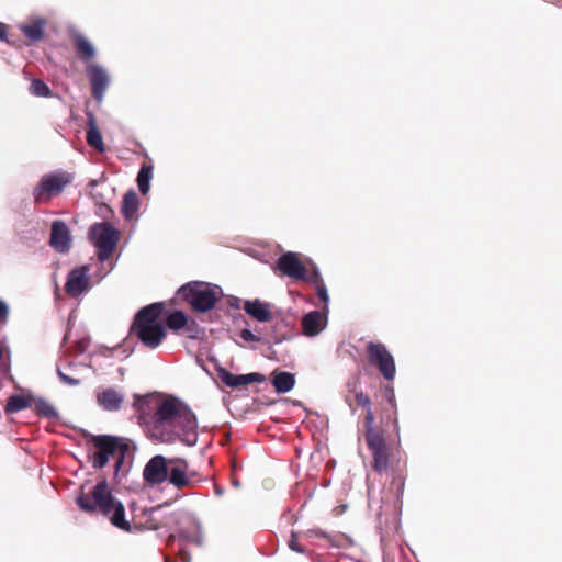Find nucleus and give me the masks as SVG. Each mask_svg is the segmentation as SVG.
Wrapping results in <instances>:
<instances>
[{
	"label": "nucleus",
	"mask_w": 562,
	"mask_h": 562,
	"mask_svg": "<svg viewBox=\"0 0 562 562\" xmlns=\"http://www.w3.org/2000/svg\"><path fill=\"white\" fill-rule=\"evenodd\" d=\"M145 419L148 436L161 443L180 440L187 446H194L198 440V422L188 405L175 396H167L156 402L154 413Z\"/></svg>",
	"instance_id": "nucleus-1"
},
{
	"label": "nucleus",
	"mask_w": 562,
	"mask_h": 562,
	"mask_svg": "<svg viewBox=\"0 0 562 562\" xmlns=\"http://www.w3.org/2000/svg\"><path fill=\"white\" fill-rule=\"evenodd\" d=\"M76 503L86 513H101L111 524L124 531H131V525L125 519L124 505L112 495L106 479L99 481L88 494L81 492Z\"/></svg>",
	"instance_id": "nucleus-2"
},
{
	"label": "nucleus",
	"mask_w": 562,
	"mask_h": 562,
	"mask_svg": "<svg viewBox=\"0 0 562 562\" xmlns=\"http://www.w3.org/2000/svg\"><path fill=\"white\" fill-rule=\"evenodd\" d=\"M87 438L91 445L88 460L92 468L103 469L112 459L114 472L117 474L131 448L128 439L112 435H89Z\"/></svg>",
	"instance_id": "nucleus-3"
},
{
	"label": "nucleus",
	"mask_w": 562,
	"mask_h": 562,
	"mask_svg": "<svg viewBox=\"0 0 562 562\" xmlns=\"http://www.w3.org/2000/svg\"><path fill=\"white\" fill-rule=\"evenodd\" d=\"M164 308V303H153L139 310L135 316L131 331L147 348L156 349L166 338V329L158 322Z\"/></svg>",
	"instance_id": "nucleus-4"
},
{
	"label": "nucleus",
	"mask_w": 562,
	"mask_h": 562,
	"mask_svg": "<svg viewBox=\"0 0 562 562\" xmlns=\"http://www.w3.org/2000/svg\"><path fill=\"white\" fill-rule=\"evenodd\" d=\"M179 292L193 311L202 313L213 310L221 296L218 286L199 281L182 285Z\"/></svg>",
	"instance_id": "nucleus-5"
},
{
	"label": "nucleus",
	"mask_w": 562,
	"mask_h": 562,
	"mask_svg": "<svg viewBox=\"0 0 562 562\" xmlns=\"http://www.w3.org/2000/svg\"><path fill=\"white\" fill-rule=\"evenodd\" d=\"M90 238L98 248L99 260L106 261L112 257L117 246L120 232L106 222L98 223L91 227Z\"/></svg>",
	"instance_id": "nucleus-6"
},
{
	"label": "nucleus",
	"mask_w": 562,
	"mask_h": 562,
	"mask_svg": "<svg viewBox=\"0 0 562 562\" xmlns=\"http://www.w3.org/2000/svg\"><path fill=\"white\" fill-rule=\"evenodd\" d=\"M368 362L376 368L386 381H393L396 374L395 360L382 342L370 341L366 346Z\"/></svg>",
	"instance_id": "nucleus-7"
},
{
	"label": "nucleus",
	"mask_w": 562,
	"mask_h": 562,
	"mask_svg": "<svg viewBox=\"0 0 562 562\" xmlns=\"http://www.w3.org/2000/svg\"><path fill=\"white\" fill-rule=\"evenodd\" d=\"M366 443L372 454V469L376 472L386 471L395 461V451L386 442L384 434L370 435Z\"/></svg>",
	"instance_id": "nucleus-8"
},
{
	"label": "nucleus",
	"mask_w": 562,
	"mask_h": 562,
	"mask_svg": "<svg viewBox=\"0 0 562 562\" xmlns=\"http://www.w3.org/2000/svg\"><path fill=\"white\" fill-rule=\"evenodd\" d=\"M71 181L72 176L66 171H56L42 176L37 184V203H47L53 198L58 196Z\"/></svg>",
	"instance_id": "nucleus-9"
},
{
	"label": "nucleus",
	"mask_w": 562,
	"mask_h": 562,
	"mask_svg": "<svg viewBox=\"0 0 562 562\" xmlns=\"http://www.w3.org/2000/svg\"><path fill=\"white\" fill-rule=\"evenodd\" d=\"M169 459L161 454L154 456L144 467L143 479L149 485H159L167 481Z\"/></svg>",
	"instance_id": "nucleus-10"
},
{
	"label": "nucleus",
	"mask_w": 562,
	"mask_h": 562,
	"mask_svg": "<svg viewBox=\"0 0 562 562\" xmlns=\"http://www.w3.org/2000/svg\"><path fill=\"white\" fill-rule=\"evenodd\" d=\"M90 268L88 266H80L72 269L67 277L65 291L71 297H78L86 292L90 286Z\"/></svg>",
	"instance_id": "nucleus-11"
},
{
	"label": "nucleus",
	"mask_w": 562,
	"mask_h": 562,
	"mask_svg": "<svg viewBox=\"0 0 562 562\" xmlns=\"http://www.w3.org/2000/svg\"><path fill=\"white\" fill-rule=\"evenodd\" d=\"M277 269L295 280L306 279V268L296 252H285L277 260Z\"/></svg>",
	"instance_id": "nucleus-12"
},
{
	"label": "nucleus",
	"mask_w": 562,
	"mask_h": 562,
	"mask_svg": "<svg viewBox=\"0 0 562 562\" xmlns=\"http://www.w3.org/2000/svg\"><path fill=\"white\" fill-rule=\"evenodd\" d=\"M169 463L170 465L167 479L169 480V483L178 490L190 486L192 483V477L189 473L188 461L181 458H172L169 459Z\"/></svg>",
	"instance_id": "nucleus-13"
},
{
	"label": "nucleus",
	"mask_w": 562,
	"mask_h": 562,
	"mask_svg": "<svg viewBox=\"0 0 562 562\" xmlns=\"http://www.w3.org/2000/svg\"><path fill=\"white\" fill-rule=\"evenodd\" d=\"M217 378L220 381L231 389H237L240 386H246L251 383H262L266 381V376L261 373H248V374H233L225 368L217 369Z\"/></svg>",
	"instance_id": "nucleus-14"
},
{
	"label": "nucleus",
	"mask_w": 562,
	"mask_h": 562,
	"mask_svg": "<svg viewBox=\"0 0 562 562\" xmlns=\"http://www.w3.org/2000/svg\"><path fill=\"white\" fill-rule=\"evenodd\" d=\"M87 75L90 79L92 97L101 102L110 81L106 71L103 67L93 64L87 66Z\"/></svg>",
	"instance_id": "nucleus-15"
},
{
	"label": "nucleus",
	"mask_w": 562,
	"mask_h": 562,
	"mask_svg": "<svg viewBox=\"0 0 562 562\" xmlns=\"http://www.w3.org/2000/svg\"><path fill=\"white\" fill-rule=\"evenodd\" d=\"M50 246L58 252H67L70 248V235L69 229L65 222L55 221L52 224L50 231Z\"/></svg>",
	"instance_id": "nucleus-16"
},
{
	"label": "nucleus",
	"mask_w": 562,
	"mask_h": 562,
	"mask_svg": "<svg viewBox=\"0 0 562 562\" xmlns=\"http://www.w3.org/2000/svg\"><path fill=\"white\" fill-rule=\"evenodd\" d=\"M244 311L260 323H267L273 318L271 304L262 302L259 299L245 301Z\"/></svg>",
	"instance_id": "nucleus-17"
},
{
	"label": "nucleus",
	"mask_w": 562,
	"mask_h": 562,
	"mask_svg": "<svg viewBox=\"0 0 562 562\" xmlns=\"http://www.w3.org/2000/svg\"><path fill=\"white\" fill-rule=\"evenodd\" d=\"M348 393L345 395V401L349 405L352 412H355V404L363 408L371 406L370 397L362 391H357L358 382H349L347 384Z\"/></svg>",
	"instance_id": "nucleus-18"
},
{
	"label": "nucleus",
	"mask_w": 562,
	"mask_h": 562,
	"mask_svg": "<svg viewBox=\"0 0 562 562\" xmlns=\"http://www.w3.org/2000/svg\"><path fill=\"white\" fill-rule=\"evenodd\" d=\"M71 40L76 54L81 60L88 61L94 57L95 49L92 43L85 35L75 33Z\"/></svg>",
	"instance_id": "nucleus-19"
},
{
	"label": "nucleus",
	"mask_w": 562,
	"mask_h": 562,
	"mask_svg": "<svg viewBox=\"0 0 562 562\" xmlns=\"http://www.w3.org/2000/svg\"><path fill=\"white\" fill-rule=\"evenodd\" d=\"M98 403L106 411H117L123 403V395L114 389H105L98 394Z\"/></svg>",
	"instance_id": "nucleus-20"
},
{
	"label": "nucleus",
	"mask_w": 562,
	"mask_h": 562,
	"mask_svg": "<svg viewBox=\"0 0 562 562\" xmlns=\"http://www.w3.org/2000/svg\"><path fill=\"white\" fill-rule=\"evenodd\" d=\"M323 316L321 312L313 311L305 314L302 318V329L306 336L317 335L322 328Z\"/></svg>",
	"instance_id": "nucleus-21"
},
{
	"label": "nucleus",
	"mask_w": 562,
	"mask_h": 562,
	"mask_svg": "<svg viewBox=\"0 0 562 562\" xmlns=\"http://www.w3.org/2000/svg\"><path fill=\"white\" fill-rule=\"evenodd\" d=\"M271 383L277 393H288L295 385V376L294 374L286 371H274L272 373Z\"/></svg>",
	"instance_id": "nucleus-22"
},
{
	"label": "nucleus",
	"mask_w": 562,
	"mask_h": 562,
	"mask_svg": "<svg viewBox=\"0 0 562 562\" xmlns=\"http://www.w3.org/2000/svg\"><path fill=\"white\" fill-rule=\"evenodd\" d=\"M88 125L89 126L86 135L88 145L98 150L99 153H103L105 150L103 138L99 128L95 125V121L92 115L89 116Z\"/></svg>",
	"instance_id": "nucleus-23"
},
{
	"label": "nucleus",
	"mask_w": 562,
	"mask_h": 562,
	"mask_svg": "<svg viewBox=\"0 0 562 562\" xmlns=\"http://www.w3.org/2000/svg\"><path fill=\"white\" fill-rule=\"evenodd\" d=\"M32 400V396H25L21 394L12 395L9 397L4 411L7 414L16 413L31 406Z\"/></svg>",
	"instance_id": "nucleus-24"
},
{
	"label": "nucleus",
	"mask_w": 562,
	"mask_h": 562,
	"mask_svg": "<svg viewBox=\"0 0 562 562\" xmlns=\"http://www.w3.org/2000/svg\"><path fill=\"white\" fill-rule=\"evenodd\" d=\"M138 210V198L134 191L124 194L122 201V213L126 220H132Z\"/></svg>",
	"instance_id": "nucleus-25"
},
{
	"label": "nucleus",
	"mask_w": 562,
	"mask_h": 562,
	"mask_svg": "<svg viewBox=\"0 0 562 562\" xmlns=\"http://www.w3.org/2000/svg\"><path fill=\"white\" fill-rule=\"evenodd\" d=\"M42 416L49 420H58L59 413L57 408L43 397H37V417Z\"/></svg>",
	"instance_id": "nucleus-26"
},
{
	"label": "nucleus",
	"mask_w": 562,
	"mask_h": 562,
	"mask_svg": "<svg viewBox=\"0 0 562 562\" xmlns=\"http://www.w3.org/2000/svg\"><path fill=\"white\" fill-rule=\"evenodd\" d=\"M153 176V166L143 164L137 175V186L142 194L149 191V182Z\"/></svg>",
	"instance_id": "nucleus-27"
},
{
	"label": "nucleus",
	"mask_w": 562,
	"mask_h": 562,
	"mask_svg": "<svg viewBox=\"0 0 562 562\" xmlns=\"http://www.w3.org/2000/svg\"><path fill=\"white\" fill-rule=\"evenodd\" d=\"M187 322L188 317L183 312L173 311L168 315L166 319V325L168 326V328L172 330H179L187 326Z\"/></svg>",
	"instance_id": "nucleus-28"
},
{
	"label": "nucleus",
	"mask_w": 562,
	"mask_h": 562,
	"mask_svg": "<svg viewBox=\"0 0 562 562\" xmlns=\"http://www.w3.org/2000/svg\"><path fill=\"white\" fill-rule=\"evenodd\" d=\"M57 25L53 20L46 18H37V42L43 40L48 33H56Z\"/></svg>",
	"instance_id": "nucleus-29"
},
{
	"label": "nucleus",
	"mask_w": 562,
	"mask_h": 562,
	"mask_svg": "<svg viewBox=\"0 0 562 562\" xmlns=\"http://www.w3.org/2000/svg\"><path fill=\"white\" fill-rule=\"evenodd\" d=\"M366 417H364V439L367 440L370 435H381L384 434L383 430H380L378 428H374V415L371 409V406L369 408H366Z\"/></svg>",
	"instance_id": "nucleus-30"
},
{
	"label": "nucleus",
	"mask_w": 562,
	"mask_h": 562,
	"mask_svg": "<svg viewBox=\"0 0 562 562\" xmlns=\"http://www.w3.org/2000/svg\"><path fill=\"white\" fill-rule=\"evenodd\" d=\"M159 507H153L148 510L145 512V515L147 516V519L145 520L144 522V527L148 530H158L160 529L164 525L161 521L157 520L155 517H154V514L156 512H158Z\"/></svg>",
	"instance_id": "nucleus-31"
},
{
	"label": "nucleus",
	"mask_w": 562,
	"mask_h": 562,
	"mask_svg": "<svg viewBox=\"0 0 562 562\" xmlns=\"http://www.w3.org/2000/svg\"><path fill=\"white\" fill-rule=\"evenodd\" d=\"M315 288H316V293H317L318 299L323 303L327 304L329 301L327 289H326V285L324 284L322 277L317 276V274L315 276Z\"/></svg>",
	"instance_id": "nucleus-32"
},
{
	"label": "nucleus",
	"mask_w": 562,
	"mask_h": 562,
	"mask_svg": "<svg viewBox=\"0 0 562 562\" xmlns=\"http://www.w3.org/2000/svg\"><path fill=\"white\" fill-rule=\"evenodd\" d=\"M21 31L30 40L31 43L35 41V22L21 25Z\"/></svg>",
	"instance_id": "nucleus-33"
},
{
	"label": "nucleus",
	"mask_w": 562,
	"mask_h": 562,
	"mask_svg": "<svg viewBox=\"0 0 562 562\" xmlns=\"http://www.w3.org/2000/svg\"><path fill=\"white\" fill-rule=\"evenodd\" d=\"M183 328L186 329L188 337L190 338H198L201 331L198 324L194 321H192L191 323L187 322V326H184Z\"/></svg>",
	"instance_id": "nucleus-34"
},
{
	"label": "nucleus",
	"mask_w": 562,
	"mask_h": 562,
	"mask_svg": "<svg viewBox=\"0 0 562 562\" xmlns=\"http://www.w3.org/2000/svg\"><path fill=\"white\" fill-rule=\"evenodd\" d=\"M240 338L247 342H259L260 337L255 335L251 330L245 328L240 331Z\"/></svg>",
	"instance_id": "nucleus-35"
},
{
	"label": "nucleus",
	"mask_w": 562,
	"mask_h": 562,
	"mask_svg": "<svg viewBox=\"0 0 562 562\" xmlns=\"http://www.w3.org/2000/svg\"><path fill=\"white\" fill-rule=\"evenodd\" d=\"M59 379L67 385L75 386L80 383L79 379L72 378L64 373L60 369L57 370Z\"/></svg>",
	"instance_id": "nucleus-36"
},
{
	"label": "nucleus",
	"mask_w": 562,
	"mask_h": 562,
	"mask_svg": "<svg viewBox=\"0 0 562 562\" xmlns=\"http://www.w3.org/2000/svg\"><path fill=\"white\" fill-rule=\"evenodd\" d=\"M52 92L49 87L42 80L37 79V97H50Z\"/></svg>",
	"instance_id": "nucleus-37"
},
{
	"label": "nucleus",
	"mask_w": 562,
	"mask_h": 562,
	"mask_svg": "<svg viewBox=\"0 0 562 562\" xmlns=\"http://www.w3.org/2000/svg\"><path fill=\"white\" fill-rule=\"evenodd\" d=\"M289 547L291 550H293L295 552H299V553L305 552V549L297 542L295 532H292V535H291V539L289 540Z\"/></svg>",
	"instance_id": "nucleus-38"
},
{
	"label": "nucleus",
	"mask_w": 562,
	"mask_h": 562,
	"mask_svg": "<svg viewBox=\"0 0 562 562\" xmlns=\"http://www.w3.org/2000/svg\"><path fill=\"white\" fill-rule=\"evenodd\" d=\"M89 345H90V340L87 338H82L76 342V345H75L76 351L78 353H83L87 351Z\"/></svg>",
	"instance_id": "nucleus-39"
},
{
	"label": "nucleus",
	"mask_w": 562,
	"mask_h": 562,
	"mask_svg": "<svg viewBox=\"0 0 562 562\" xmlns=\"http://www.w3.org/2000/svg\"><path fill=\"white\" fill-rule=\"evenodd\" d=\"M9 315V307L8 305L0 300V323H5Z\"/></svg>",
	"instance_id": "nucleus-40"
},
{
	"label": "nucleus",
	"mask_w": 562,
	"mask_h": 562,
	"mask_svg": "<svg viewBox=\"0 0 562 562\" xmlns=\"http://www.w3.org/2000/svg\"><path fill=\"white\" fill-rule=\"evenodd\" d=\"M7 33H8L7 25L0 22V40L1 41H5L7 40Z\"/></svg>",
	"instance_id": "nucleus-41"
},
{
	"label": "nucleus",
	"mask_w": 562,
	"mask_h": 562,
	"mask_svg": "<svg viewBox=\"0 0 562 562\" xmlns=\"http://www.w3.org/2000/svg\"><path fill=\"white\" fill-rule=\"evenodd\" d=\"M321 276L318 271H313L310 276L306 274L305 281H308L315 285V276Z\"/></svg>",
	"instance_id": "nucleus-42"
},
{
	"label": "nucleus",
	"mask_w": 562,
	"mask_h": 562,
	"mask_svg": "<svg viewBox=\"0 0 562 562\" xmlns=\"http://www.w3.org/2000/svg\"><path fill=\"white\" fill-rule=\"evenodd\" d=\"M180 559H181L182 562H190L191 558H190V555L187 552H182L180 554Z\"/></svg>",
	"instance_id": "nucleus-43"
},
{
	"label": "nucleus",
	"mask_w": 562,
	"mask_h": 562,
	"mask_svg": "<svg viewBox=\"0 0 562 562\" xmlns=\"http://www.w3.org/2000/svg\"><path fill=\"white\" fill-rule=\"evenodd\" d=\"M30 91L35 94V78L31 79Z\"/></svg>",
	"instance_id": "nucleus-44"
},
{
	"label": "nucleus",
	"mask_w": 562,
	"mask_h": 562,
	"mask_svg": "<svg viewBox=\"0 0 562 562\" xmlns=\"http://www.w3.org/2000/svg\"><path fill=\"white\" fill-rule=\"evenodd\" d=\"M315 535L318 536V537H322V538L327 537L326 532L321 531V530L319 531H315Z\"/></svg>",
	"instance_id": "nucleus-45"
}]
</instances>
